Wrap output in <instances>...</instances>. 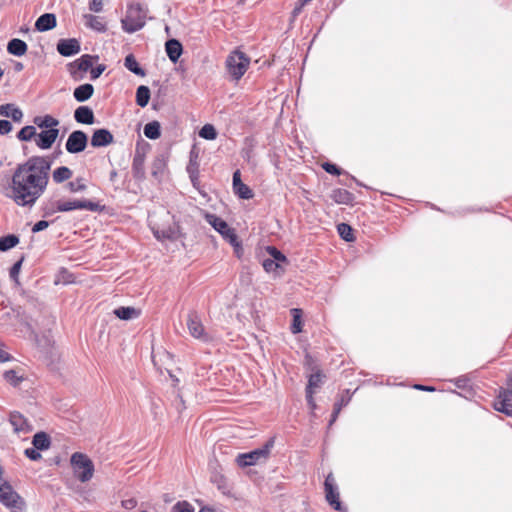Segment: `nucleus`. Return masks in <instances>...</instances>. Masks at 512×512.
I'll list each match as a JSON object with an SVG mask.
<instances>
[{"mask_svg": "<svg viewBox=\"0 0 512 512\" xmlns=\"http://www.w3.org/2000/svg\"><path fill=\"white\" fill-rule=\"evenodd\" d=\"M52 163L49 156H32L18 164L4 195L20 207H33L47 189Z\"/></svg>", "mask_w": 512, "mask_h": 512, "instance_id": "1", "label": "nucleus"}, {"mask_svg": "<svg viewBox=\"0 0 512 512\" xmlns=\"http://www.w3.org/2000/svg\"><path fill=\"white\" fill-rule=\"evenodd\" d=\"M55 208L46 207L44 216L51 215L55 212H70L73 210H88L92 212H102L105 206L100 205L89 199H75V200H57L55 201Z\"/></svg>", "mask_w": 512, "mask_h": 512, "instance_id": "2", "label": "nucleus"}, {"mask_svg": "<svg viewBox=\"0 0 512 512\" xmlns=\"http://www.w3.org/2000/svg\"><path fill=\"white\" fill-rule=\"evenodd\" d=\"M70 463L77 480L86 483L92 479L95 467L93 461L86 454L74 452L71 455Z\"/></svg>", "mask_w": 512, "mask_h": 512, "instance_id": "3", "label": "nucleus"}, {"mask_svg": "<svg viewBox=\"0 0 512 512\" xmlns=\"http://www.w3.org/2000/svg\"><path fill=\"white\" fill-rule=\"evenodd\" d=\"M146 13L139 4H131L127 7L126 16L121 20L122 29L127 33H135L145 25Z\"/></svg>", "mask_w": 512, "mask_h": 512, "instance_id": "4", "label": "nucleus"}, {"mask_svg": "<svg viewBox=\"0 0 512 512\" xmlns=\"http://www.w3.org/2000/svg\"><path fill=\"white\" fill-rule=\"evenodd\" d=\"M225 64L230 77L238 81L247 71L250 58L244 52L236 49L227 56Z\"/></svg>", "mask_w": 512, "mask_h": 512, "instance_id": "5", "label": "nucleus"}, {"mask_svg": "<svg viewBox=\"0 0 512 512\" xmlns=\"http://www.w3.org/2000/svg\"><path fill=\"white\" fill-rule=\"evenodd\" d=\"M274 444L275 438L271 437L261 448L239 454L236 458V463L239 467H248L266 461Z\"/></svg>", "mask_w": 512, "mask_h": 512, "instance_id": "6", "label": "nucleus"}, {"mask_svg": "<svg viewBox=\"0 0 512 512\" xmlns=\"http://www.w3.org/2000/svg\"><path fill=\"white\" fill-rule=\"evenodd\" d=\"M494 408L507 416H512V372L507 376L505 387H499Z\"/></svg>", "mask_w": 512, "mask_h": 512, "instance_id": "7", "label": "nucleus"}, {"mask_svg": "<svg viewBox=\"0 0 512 512\" xmlns=\"http://www.w3.org/2000/svg\"><path fill=\"white\" fill-rule=\"evenodd\" d=\"M206 221L232 246L238 247V236L233 228L222 218L215 214H206Z\"/></svg>", "mask_w": 512, "mask_h": 512, "instance_id": "8", "label": "nucleus"}, {"mask_svg": "<svg viewBox=\"0 0 512 512\" xmlns=\"http://www.w3.org/2000/svg\"><path fill=\"white\" fill-rule=\"evenodd\" d=\"M98 59V55L84 54L80 58L67 64V70L71 78L75 81L82 80L84 74L92 68L94 61Z\"/></svg>", "mask_w": 512, "mask_h": 512, "instance_id": "9", "label": "nucleus"}, {"mask_svg": "<svg viewBox=\"0 0 512 512\" xmlns=\"http://www.w3.org/2000/svg\"><path fill=\"white\" fill-rule=\"evenodd\" d=\"M325 499L331 507L336 511H346V507L340 501V494L335 478L329 473L324 481Z\"/></svg>", "mask_w": 512, "mask_h": 512, "instance_id": "10", "label": "nucleus"}, {"mask_svg": "<svg viewBox=\"0 0 512 512\" xmlns=\"http://www.w3.org/2000/svg\"><path fill=\"white\" fill-rule=\"evenodd\" d=\"M87 144V134L82 130H75L69 134L65 143V148L70 154H78L86 149Z\"/></svg>", "mask_w": 512, "mask_h": 512, "instance_id": "11", "label": "nucleus"}, {"mask_svg": "<svg viewBox=\"0 0 512 512\" xmlns=\"http://www.w3.org/2000/svg\"><path fill=\"white\" fill-rule=\"evenodd\" d=\"M187 328L189 333L195 339L201 340L202 342H209L210 336L206 333L205 328L201 322L199 315L192 311L187 317Z\"/></svg>", "mask_w": 512, "mask_h": 512, "instance_id": "12", "label": "nucleus"}, {"mask_svg": "<svg viewBox=\"0 0 512 512\" xmlns=\"http://www.w3.org/2000/svg\"><path fill=\"white\" fill-rule=\"evenodd\" d=\"M56 49L61 56L71 57L81 51V44L76 38H62L58 40Z\"/></svg>", "mask_w": 512, "mask_h": 512, "instance_id": "13", "label": "nucleus"}, {"mask_svg": "<svg viewBox=\"0 0 512 512\" xmlns=\"http://www.w3.org/2000/svg\"><path fill=\"white\" fill-rule=\"evenodd\" d=\"M114 142L113 134L106 128L94 130L90 144L94 148L107 147Z\"/></svg>", "mask_w": 512, "mask_h": 512, "instance_id": "14", "label": "nucleus"}, {"mask_svg": "<svg viewBox=\"0 0 512 512\" xmlns=\"http://www.w3.org/2000/svg\"><path fill=\"white\" fill-rule=\"evenodd\" d=\"M232 185H233V190H234V193L240 198V199H245V200H249L251 198H253L254 196V193L252 191V189L247 186L246 184H244L241 180V174H240V171L239 170H236L234 173H233V177H232Z\"/></svg>", "mask_w": 512, "mask_h": 512, "instance_id": "15", "label": "nucleus"}, {"mask_svg": "<svg viewBox=\"0 0 512 512\" xmlns=\"http://www.w3.org/2000/svg\"><path fill=\"white\" fill-rule=\"evenodd\" d=\"M59 135V129L42 130L39 134L36 133L35 143L43 150L52 147Z\"/></svg>", "mask_w": 512, "mask_h": 512, "instance_id": "16", "label": "nucleus"}, {"mask_svg": "<svg viewBox=\"0 0 512 512\" xmlns=\"http://www.w3.org/2000/svg\"><path fill=\"white\" fill-rule=\"evenodd\" d=\"M152 232L158 240H177L179 237V226L176 222L164 227H152Z\"/></svg>", "mask_w": 512, "mask_h": 512, "instance_id": "17", "label": "nucleus"}, {"mask_svg": "<svg viewBox=\"0 0 512 512\" xmlns=\"http://www.w3.org/2000/svg\"><path fill=\"white\" fill-rule=\"evenodd\" d=\"M0 502L7 507L14 508L19 502L22 503V500L9 484H3L0 485Z\"/></svg>", "mask_w": 512, "mask_h": 512, "instance_id": "18", "label": "nucleus"}, {"mask_svg": "<svg viewBox=\"0 0 512 512\" xmlns=\"http://www.w3.org/2000/svg\"><path fill=\"white\" fill-rule=\"evenodd\" d=\"M132 174L138 181H143L146 177L145 174V154L136 149L132 161Z\"/></svg>", "mask_w": 512, "mask_h": 512, "instance_id": "19", "label": "nucleus"}, {"mask_svg": "<svg viewBox=\"0 0 512 512\" xmlns=\"http://www.w3.org/2000/svg\"><path fill=\"white\" fill-rule=\"evenodd\" d=\"M165 52L169 60L176 64L183 53V46L178 39L171 38L165 43Z\"/></svg>", "mask_w": 512, "mask_h": 512, "instance_id": "20", "label": "nucleus"}, {"mask_svg": "<svg viewBox=\"0 0 512 512\" xmlns=\"http://www.w3.org/2000/svg\"><path fill=\"white\" fill-rule=\"evenodd\" d=\"M74 119L77 123L92 125L95 122L93 110L86 105L79 106L74 111Z\"/></svg>", "mask_w": 512, "mask_h": 512, "instance_id": "21", "label": "nucleus"}, {"mask_svg": "<svg viewBox=\"0 0 512 512\" xmlns=\"http://www.w3.org/2000/svg\"><path fill=\"white\" fill-rule=\"evenodd\" d=\"M57 25V19L53 13H44L38 17L35 22V29L39 32H46Z\"/></svg>", "mask_w": 512, "mask_h": 512, "instance_id": "22", "label": "nucleus"}, {"mask_svg": "<svg viewBox=\"0 0 512 512\" xmlns=\"http://www.w3.org/2000/svg\"><path fill=\"white\" fill-rule=\"evenodd\" d=\"M0 115L3 117L11 118L14 122H21L23 118L22 110L12 103L1 105Z\"/></svg>", "mask_w": 512, "mask_h": 512, "instance_id": "23", "label": "nucleus"}, {"mask_svg": "<svg viewBox=\"0 0 512 512\" xmlns=\"http://www.w3.org/2000/svg\"><path fill=\"white\" fill-rule=\"evenodd\" d=\"M351 400V394L349 390H345L343 394L336 400L333 406V411L330 417L329 425H332L338 418L342 408L347 406Z\"/></svg>", "mask_w": 512, "mask_h": 512, "instance_id": "24", "label": "nucleus"}, {"mask_svg": "<svg viewBox=\"0 0 512 512\" xmlns=\"http://www.w3.org/2000/svg\"><path fill=\"white\" fill-rule=\"evenodd\" d=\"M28 45L19 38H13L7 43V52L13 56L21 57L26 54Z\"/></svg>", "mask_w": 512, "mask_h": 512, "instance_id": "25", "label": "nucleus"}, {"mask_svg": "<svg viewBox=\"0 0 512 512\" xmlns=\"http://www.w3.org/2000/svg\"><path fill=\"white\" fill-rule=\"evenodd\" d=\"M94 93V87L90 83H84L76 87L73 91V96L76 101L82 103L89 100Z\"/></svg>", "mask_w": 512, "mask_h": 512, "instance_id": "26", "label": "nucleus"}, {"mask_svg": "<svg viewBox=\"0 0 512 512\" xmlns=\"http://www.w3.org/2000/svg\"><path fill=\"white\" fill-rule=\"evenodd\" d=\"M332 200L337 204L350 205L353 203L354 195L346 189L337 188L331 192Z\"/></svg>", "mask_w": 512, "mask_h": 512, "instance_id": "27", "label": "nucleus"}, {"mask_svg": "<svg viewBox=\"0 0 512 512\" xmlns=\"http://www.w3.org/2000/svg\"><path fill=\"white\" fill-rule=\"evenodd\" d=\"M113 314L120 320L128 321L138 318L140 315V310L131 306H120L113 310Z\"/></svg>", "mask_w": 512, "mask_h": 512, "instance_id": "28", "label": "nucleus"}, {"mask_svg": "<svg viewBox=\"0 0 512 512\" xmlns=\"http://www.w3.org/2000/svg\"><path fill=\"white\" fill-rule=\"evenodd\" d=\"M9 421L16 432H27L29 430L26 418L17 411L10 414Z\"/></svg>", "mask_w": 512, "mask_h": 512, "instance_id": "29", "label": "nucleus"}, {"mask_svg": "<svg viewBox=\"0 0 512 512\" xmlns=\"http://www.w3.org/2000/svg\"><path fill=\"white\" fill-rule=\"evenodd\" d=\"M85 18V25L89 27L92 30H95L97 32H105L107 27L104 19L99 16H95L92 14H86L84 15Z\"/></svg>", "mask_w": 512, "mask_h": 512, "instance_id": "30", "label": "nucleus"}, {"mask_svg": "<svg viewBox=\"0 0 512 512\" xmlns=\"http://www.w3.org/2000/svg\"><path fill=\"white\" fill-rule=\"evenodd\" d=\"M34 124L43 130L58 129L59 120L51 115L36 116L33 120Z\"/></svg>", "mask_w": 512, "mask_h": 512, "instance_id": "31", "label": "nucleus"}, {"mask_svg": "<svg viewBox=\"0 0 512 512\" xmlns=\"http://www.w3.org/2000/svg\"><path fill=\"white\" fill-rule=\"evenodd\" d=\"M33 447L40 451L47 450L51 445V439L49 435L43 431L37 432L32 439Z\"/></svg>", "mask_w": 512, "mask_h": 512, "instance_id": "32", "label": "nucleus"}, {"mask_svg": "<svg viewBox=\"0 0 512 512\" xmlns=\"http://www.w3.org/2000/svg\"><path fill=\"white\" fill-rule=\"evenodd\" d=\"M124 66L137 76L144 77L146 75L145 70L139 65L133 54H129L125 57Z\"/></svg>", "mask_w": 512, "mask_h": 512, "instance_id": "33", "label": "nucleus"}, {"mask_svg": "<svg viewBox=\"0 0 512 512\" xmlns=\"http://www.w3.org/2000/svg\"><path fill=\"white\" fill-rule=\"evenodd\" d=\"M20 242V238L16 234H7L0 237V252H7L16 247Z\"/></svg>", "mask_w": 512, "mask_h": 512, "instance_id": "34", "label": "nucleus"}, {"mask_svg": "<svg viewBox=\"0 0 512 512\" xmlns=\"http://www.w3.org/2000/svg\"><path fill=\"white\" fill-rule=\"evenodd\" d=\"M145 137L151 140H156L161 136V125L158 121L154 120L148 122L143 129Z\"/></svg>", "mask_w": 512, "mask_h": 512, "instance_id": "35", "label": "nucleus"}, {"mask_svg": "<svg viewBox=\"0 0 512 512\" xmlns=\"http://www.w3.org/2000/svg\"><path fill=\"white\" fill-rule=\"evenodd\" d=\"M73 175V171L67 166L57 167L52 173V179L56 184L69 180Z\"/></svg>", "mask_w": 512, "mask_h": 512, "instance_id": "36", "label": "nucleus"}, {"mask_svg": "<svg viewBox=\"0 0 512 512\" xmlns=\"http://www.w3.org/2000/svg\"><path fill=\"white\" fill-rule=\"evenodd\" d=\"M150 89L148 86L140 85L136 89V104L141 108H144L148 105L150 100Z\"/></svg>", "mask_w": 512, "mask_h": 512, "instance_id": "37", "label": "nucleus"}, {"mask_svg": "<svg viewBox=\"0 0 512 512\" xmlns=\"http://www.w3.org/2000/svg\"><path fill=\"white\" fill-rule=\"evenodd\" d=\"M339 236L346 242H353L355 240L354 231L347 223H340L337 225Z\"/></svg>", "mask_w": 512, "mask_h": 512, "instance_id": "38", "label": "nucleus"}, {"mask_svg": "<svg viewBox=\"0 0 512 512\" xmlns=\"http://www.w3.org/2000/svg\"><path fill=\"white\" fill-rule=\"evenodd\" d=\"M165 167H166V161H165L164 157L162 155L157 156L152 163V167H151L152 176L155 177L156 179H158L163 174Z\"/></svg>", "mask_w": 512, "mask_h": 512, "instance_id": "39", "label": "nucleus"}, {"mask_svg": "<svg viewBox=\"0 0 512 512\" xmlns=\"http://www.w3.org/2000/svg\"><path fill=\"white\" fill-rule=\"evenodd\" d=\"M291 313L293 316V320H292L290 329L293 334H298L302 331V321H301L302 311H301V309L293 308L291 310Z\"/></svg>", "mask_w": 512, "mask_h": 512, "instance_id": "40", "label": "nucleus"}, {"mask_svg": "<svg viewBox=\"0 0 512 512\" xmlns=\"http://www.w3.org/2000/svg\"><path fill=\"white\" fill-rule=\"evenodd\" d=\"M17 138L20 141H30L32 138H36V128L32 125L24 126L17 133Z\"/></svg>", "mask_w": 512, "mask_h": 512, "instance_id": "41", "label": "nucleus"}, {"mask_svg": "<svg viewBox=\"0 0 512 512\" xmlns=\"http://www.w3.org/2000/svg\"><path fill=\"white\" fill-rule=\"evenodd\" d=\"M199 136L205 140H214L217 137V131L212 124H205L199 130Z\"/></svg>", "mask_w": 512, "mask_h": 512, "instance_id": "42", "label": "nucleus"}, {"mask_svg": "<svg viewBox=\"0 0 512 512\" xmlns=\"http://www.w3.org/2000/svg\"><path fill=\"white\" fill-rule=\"evenodd\" d=\"M67 188L71 193L83 192L86 190L87 186L85 184V180L82 177H78L73 181H70L67 184Z\"/></svg>", "mask_w": 512, "mask_h": 512, "instance_id": "43", "label": "nucleus"}, {"mask_svg": "<svg viewBox=\"0 0 512 512\" xmlns=\"http://www.w3.org/2000/svg\"><path fill=\"white\" fill-rule=\"evenodd\" d=\"M266 251L270 256V259H274L279 264L287 262V257L275 246H267Z\"/></svg>", "mask_w": 512, "mask_h": 512, "instance_id": "44", "label": "nucleus"}, {"mask_svg": "<svg viewBox=\"0 0 512 512\" xmlns=\"http://www.w3.org/2000/svg\"><path fill=\"white\" fill-rule=\"evenodd\" d=\"M322 169L327 172L328 174L334 175V176H340L343 174H348L346 171L338 167L336 164L332 162H323L321 164Z\"/></svg>", "mask_w": 512, "mask_h": 512, "instance_id": "45", "label": "nucleus"}, {"mask_svg": "<svg viewBox=\"0 0 512 512\" xmlns=\"http://www.w3.org/2000/svg\"><path fill=\"white\" fill-rule=\"evenodd\" d=\"M323 375L318 371L310 375L306 390L314 391L315 388L320 387L322 384Z\"/></svg>", "mask_w": 512, "mask_h": 512, "instance_id": "46", "label": "nucleus"}, {"mask_svg": "<svg viewBox=\"0 0 512 512\" xmlns=\"http://www.w3.org/2000/svg\"><path fill=\"white\" fill-rule=\"evenodd\" d=\"M3 377L14 387H17L23 381V377L18 376L15 370L5 371Z\"/></svg>", "mask_w": 512, "mask_h": 512, "instance_id": "47", "label": "nucleus"}, {"mask_svg": "<svg viewBox=\"0 0 512 512\" xmlns=\"http://www.w3.org/2000/svg\"><path fill=\"white\" fill-rule=\"evenodd\" d=\"M24 261V256H22L18 261H16L12 267L10 268L9 275L12 280H14L17 284H19L18 275L21 270L22 263Z\"/></svg>", "mask_w": 512, "mask_h": 512, "instance_id": "48", "label": "nucleus"}, {"mask_svg": "<svg viewBox=\"0 0 512 512\" xmlns=\"http://www.w3.org/2000/svg\"><path fill=\"white\" fill-rule=\"evenodd\" d=\"M194 507L188 501H178L173 506V512H194Z\"/></svg>", "mask_w": 512, "mask_h": 512, "instance_id": "49", "label": "nucleus"}, {"mask_svg": "<svg viewBox=\"0 0 512 512\" xmlns=\"http://www.w3.org/2000/svg\"><path fill=\"white\" fill-rule=\"evenodd\" d=\"M195 170H199L198 154L194 151L190 152L189 163L186 167L187 172L195 173Z\"/></svg>", "mask_w": 512, "mask_h": 512, "instance_id": "50", "label": "nucleus"}, {"mask_svg": "<svg viewBox=\"0 0 512 512\" xmlns=\"http://www.w3.org/2000/svg\"><path fill=\"white\" fill-rule=\"evenodd\" d=\"M262 266L266 272H275L278 268H280V264L276 262L274 259H264L262 262Z\"/></svg>", "mask_w": 512, "mask_h": 512, "instance_id": "51", "label": "nucleus"}, {"mask_svg": "<svg viewBox=\"0 0 512 512\" xmlns=\"http://www.w3.org/2000/svg\"><path fill=\"white\" fill-rule=\"evenodd\" d=\"M24 454L28 459L32 461H38L42 457L40 450L36 449L35 447L26 448Z\"/></svg>", "mask_w": 512, "mask_h": 512, "instance_id": "52", "label": "nucleus"}, {"mask_svg": "<svg viewBox=\"0 0 512 512\" xmlns=\"http://www.w3.org/2000/svg\"><path fill=\"white\" fill-rule=\"evenodd\" d=\"M106 66L104 64H99L96 67H92L90 69V77L92 80H96L101 76V74L105 71Z\"/></svg>", "mask_w": 512, "mask_h": 512, "instance_id": "53", "label": "nucleus"}, {"mask_svg": "<svg viewBox=\"0 0 512 512\" xmlns=\"http://www.w3.org/2000/svg\"><path fill=\"white\" fill-rule=\"evenodd\" d=\"M13 129V126L10 121L2 119L0 120V135H6L10 133Z\"/></svg>", "mask_w": 512, "mask_h": 512, "instance_id": "54", "label": "nucleus"}, {"mask_svg": "<svg viewBox=\"0 0 512 512\" xmlns=\"http://www.w3.org/2000/svg\"><path fill=\"white\" fill-rule=\"evenodd\" d=\"M311 1L312 0H299L292 11V17L296 18L302 12L303 7Z\"/></svg>", "mask_w": 512, "mask_h": 512, "instance_id": "55", "label": "nucleus"}, {"mask_svg": "<svg viewBox=\"0 0 512 512\" xmlns=\"http://www.w3.org/2000/svg\"><path fill=\"white\" fill-rule=\"evenodd\" d=\"M49 226V222L46 220H40L36 222L32 227L33 233H38L45 230Z\"/></svg>", "mask_w": 512, "mask_h": 512, "instance_id": "56", "label": "nucleus"}, {"mask_svg": "<svg viewBox=\"0 0 512 512\" xmlns=\"http://www.w3.org/2000/svg\"><path fill=\"white\" fill-rule=\"evenodd\" d=\"M455 386L459 389H464L468 384V378L466 376H460L453 380Z\"/></svg>", "mask_w": 512, "mask_h": 512, "instance_id": "57", "label": "nucleus"}, {"mask_svg": "<svg viewBox=\"0 0 512 512\" xmlns=\"http://www.w3.org/2000/svg\"><path fill=\"white\" fill-rule=\"evenodd\" d=\"M89 9L93 12H100L103 9L102 0H92L89 3Z\"/></svg>", "mask_w": 512, "mask_h": 512, "instance_id": "58", "label": "nucleus"}, {"mask_svg": "<svg viewBox=\"0 0 512 512\" xmlns=\"http://www.w3.org/2000/svg\"><path fill=\"white\" fill-rule=\"evenodd\" d=\"M122 506L127 510L134 509L137 506V500L135 498L125 499L122 501Z\"/></svg>", "mask_w": 512, "mask_h": 512, "instance_id": "59", "label": "nucleus"}, {"mask_svg": "<svg viewBox=\"0 0 512 512\" xmlns=\"http://www.w3.org/2000/svg\"><path fill=\"white\" fill-rule=\"evenodd\" d=\"M313 393H314V391L306 390V400H307V403L310 406V408L315 409L316 403L313 398Z\"/></svg>", "mask_w": 512, "mask_h": 512, "instance_id": "60", "label": "nucleus"}, {"mask_svg": "<svg viewBox=\"0 0 512 512\" xmlns=\"http://www.w3.org/2000/svg\"><path fill=\"white\" fill-rule=\"evenodd\" d=\"M413 388L416 390L427 391V392H434L436 390V388L433 386H426V385H422V384H415L413 386Z\"/></svg>", "mask_w": 512, "mask_h": 512, "instance_id": "61", "label": "nucleus"}, {"mask_svg": "<svg viewBox=\"0 0 512 512\" xmlns=\"http://www.w3.org/2000/svg\"><path fill=\"white\" fill-rule=\"evenodd\" d=\"M12 356L0 346V363L10 361Z\"/></svg>", "mask_w": 512, "mask_h": 512, "instance_id": "62", "label": "nucleus"}, {"mask_svg": "<svg viewBox=\"0 0 512 512\" xmlns=\"http://www.w3.org/2000/svg\"><path fill=\"white\" fill-rule=\"evenodd\" d=\"M189 174L190 180L193 186H196V183L199 179V170H195V173L187 172Z\"/></svg>", "mask_w": 512, "mask_h": 512, "instance_id": "63", "label": "nucleus"}, {"mask_svg": "<svg viewBox=\"0 0 512 512\" xmlns=\"http://www.w3.org/2000/svg\"><path fill=\"white\" fill-rule=\"evenodd\" d=\"M24 69V65L21 62H15L14 63V70L16 72H20Z\"/></svg>", "mask_w": 512, "mask_h": 512, "instance_id": "64", "label": "nucleus"}]
</instances>
